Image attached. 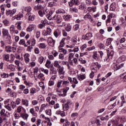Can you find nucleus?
Segmentation results:
<instances>
[{
  "label": "nucleus",
  "mask_w": 126,
  "mask_h": 126,
  "mask_svg": "<svg viewBox=\"0 0 126 126\" xmlns=\"http://www.w3.org/2000/svg\"><path fill=\"white\" fill-rule=\"evenodd\" d=\"M62 83H63L62 80L58 81V83H57V87L58 88H60V87H61V85H62Z\"/></svg>",
  "instance_id": "nucleus-60"
},
{
  "label": "nucleus",
  "mask_w": 126,
  "mask_h": 126,
  "mask_svg": "<svg viewBox=\"0 0 126 126\" xmlns=\"http://www.w3.org/2000/svg\"><path fill=\"white\" fill-rule=\"evenodd\" d=\"M91 15H88V14H87L86 15L84 16V18L86 20H87V19H91Z\"/></svg>",
  "instance_id": "nucleus-52"
},
{
  "label": "nucleus",
  "mask_w": 126,
  "mask_h": 126,
  "mask_svg": "<svg viewBox=\"0 0 126 126\" xmlns=\"http://www.w3.org/2000/svg\"><path fill=\"white\" fill-rule=\"evenodd\" d=\"M3 60L5 61V62H8L10 63H13V61H14V58L13 57L11 56V60H9V54H5L2 55Z\"/></svg>",
  "instance_id": "nucleus-2"
},
{
  "label": "nucleus",
  "mask_w": 126,
  "mask_h": 126,
  "mask_svg": "<svg viewBox=\"0 0 126 126\" xmlns=\"http://www.w3.org/2000/svg\"><path fill=\"white\" fill-rule=\"evenodd\" d=\"M2 23L5 25V26H8V24H9V21L6 19L2 21Z\"/></svg>",
  "instance_id": "nucleus-35"
},
{
  "label": "nucleus",
  "mask_w": 126,
  "mask_h": 126,
  "mask_svg": "<svg viewBox=\"0 0 126 126\" xmlns=\"http://www.w3.org/2000/svg\"><path fill=\"white\" fill-rule=\"evenodd\" d=\"M69 109V105L67 104H63V111H67Z\"/></svg>",
  "instance_id": "nucleus-33"
},
{
  "label": "nucleus",
  "mask_w": 126,
  "mask_h": 126,
  "mask_svg": "<svg viewBox=\"0 0 126 126\" xmlns=\"http://www.w3.org/2000/svg\"><path fill=\"white\" fill-rule=\"evenodd\" d=\"M43 36H48V35H52V29L50 28H47V31H44L42 32Z\"/></svg>",
  "instance_id": "nucleus-9"
},
{
  "label": "nucleus",
  "mask_w": 126,
  "mask_h": 126,
  "mask_svg": "<svg viewBox=\"0 0 126 126\" xmlns=\"http://www.w3.org/2000/svg\"><path fill=\"white\" fill-rule=\"evenodd\" d=\"M54 20H55V22H56L57 24H60L62 21H63V18L61 15H55V17L54 19Z\"/></svg>",
  "instance_id": "nucleus-8"
},
{
  "label": "nucleus",
  "mask_w": 126,
  "mask_h": 126,
  "mask_svg": "<svg viewBox=\"0 0 126 126\" xmlns=\"http://www.w3.org/2000/svg\"><path fill=\"white\" fill-rule=\"evenodd\" d=\"M114 56V51H111L110 53L107 54L108 59H112Z\"/></svg>",
  "instance_id": "nucleus-34"
},
{
  "label": "nucleus",
  "mask_w": 126,
  "mask_h": 126,
  "mask_svg": "<svg viewBox=\"0 0 126 126\" xmlns=\"http://www.w3.org/2000/svg\"><path fill=\"white\" fill-rule=\"evenodd\" d=\"M16 13V9H13V10H6V15L7 16H13L14 14Z\"/></svg>",
  "instance_id": "nucleus-4"
},
{
  "label": "nucleus",
  "mask_w": 126,
  "mask_h": 126,
  "mask_svg": "<svg viewBox=\"0 0 126 126\" xmlns=\"http://www.w3.org/2000/svg\"><path fill=\"white\" fill-rule=\"evenodd\" d=\"M29 54H26L25 55V61L26 62V63H29L30 59H29V58H28L29 57Z\"/></svg>",
  "instance_id": "nucleus-25"
},
{
  "label": "nucleus",
  "mask_w": 126,
  "mask_h": 126,
  "mask_svg": "<svg viewBox=\"0 0 126 126\" xmlns=\"http://www.w3.org/2000/svg\"><path fill=\"white\" fill-rule=\"evenodd\" d=\"M30 113L33 115L34 117H36L37 116V114L35 113V111L34 110V108H31L30 110Z\"/></svg>",
  "instance_id": "nucleus-32"
},
{
  "label": "nucleus",
  "mask_w": 126,
  "mask_h": 126,
  "mask_svg": "<svg viewBox=\"0 0 126 126\" xmlns=\"http://www.w3.org/2000/svg\"><path fill=\"white\" fill-rule=\"evenodd\" d=\"M17 49V47L16 46H11V50L13 53H15V52H16Z\"/></svg>",
  "instance_id": "nucleus-53"
},
{
  "label": "nucleus",
  "mask_w": 126,
  "mask_h": 126,
  "mask_svg": "<svg viewBox=\"0 0 126 126\" xmlns=\"http://www.w3.org/2000/svg\"><path fill=\"white\" fill-rule=\"evenodd\" d=\"M86 9V4H82L79 6V9H81V10H83V9Z\"/></svg>",
  "instance_id": "nucleus-46"
},
{
  "label": "nucleus",
  "mask_w": 126,
  "mask_h": 126,
  "mask_svg": "<svg viewBox=\"0 0 126 126\" xmlns=\"http://www.w3.org/2000/svg\"><path fill=\"white\" fill-rule=\"evenodd\" d=\"M124 65V63H121V64L119 65V63H113V66L114 68V70H118L119 69H121L122 67H123Z\"/></svg>",
  "instance_id": "nucleus-7"
},
{
  "label": "nucleus",
  "mask_w": 126,
  "mask_h": 126,
  "mask_svg": "<svg viewBox=\"0 0 126 126\" xmlns=\"http://www.w3.org/2000/svg\"><path fill=\"white\" fill-rule=\"evenodd\" d=\"M111 122H112L113 126H117L119 125V122L114 119L111 120Z\"/></svg>",
  "instance_id": "nucleus-37"
},
{
  "label": "nucleus",
  "mask_w": 126,
  "mask_h": 126,
  "mask_svg": "<svg viewBox=\"0 0 126 126\" xmlns=\"http://www.w3.org/2000/svg\"><path fill=\"white\" fill-rule=\"evenodd\" d=\"M0 47L1 48H2L3 49H4V45H5V44L4 43V41H3V40H1L0 42Z\"/></svg>",
  "instance_id": "nucleus-59"
},
{
  "label": "nucleus",
  "mask_w": 126,
  "mask_h": 126,
  "mask_svg": "<svg viewBox=\"0 0 126 126\" xmlns=\"http://www.w3.org/2000/svg\"><path fill=\"white\" fill-rule=\"evenodd\" d=\"M98 47L100 48V50H104V49H105V45L102 43L98 44Z\"/></svg>",
  "instance_id": "nucleus-44"
},
{
  "label": "nucleus",
  "mask_w": 126,
  "mask_h": 126,
  "mask_svg": "<svg viewBox=\"0 0 126 126\" xmlns=\"http://www.w3.org/2000/svg\"><path fill=\"white\" fill-rule=\"evenodd\" d=\"M5 50L7 53H11V52H12V51H11V46H5Z\"/></svg>",
  "instance_id": "nucleus-20"
},
{
  "label": "nucleus",
  "mask_w": 126,
  "mask_h": 126,
  "mask_svg": "<svg viewBox=\"0 0 126 126\" xmlns=\"http://www.w3.org/2000/svg\"><path fill=\"white\" fill-rule=\"evenodd\" d=\"M73 29L74 31H77L79 29V25L76 24L73 26Z\"/></svg>",
  "instance_id": "nucleus-47"
},
{
  "label": "nucleus",
  "mask_w": 126,
  "mask_h": 126,
  "mask_svg": "<svg viewBox=\"0 0 126 126\" xmlns=\"http://www.w3.org/2000/svg\"><path fill=\"white\" fill-rule=\"evenodd\" d=\"M41 71L44 72L47 75H48V73H49V70H48V69H45L44 68H42L41 69Z\"/></svg>",
  "instance_id": "nucleus-57"
},
{
  "label": "nucleus",
  "mask_w": 126,
  "mask_h": 126,
  "mask_svg": "<svg viewBox=\"0 0 126 126\" xmlns=\"http://www.w3.org/2000/svg\"><path fill=\"white\" fill-rule=\"evenodd\" d=\"M85 2L87 5H91V3H92L91 0H85Z\"/></svg>",
  "instance_id": "nucleus-56"
},
{
  "label": "nucleus",
  "mask_w": 126,
  "mask_h": 126,
  "mask_svg": "<svg viewBox=\"0 0 126 126\" xmlns=\"http://www.w3.org/2000/svg\"><path fill=\"white\" fill-rule=\"evenodd\" d=\"M23 12H21L19 14H18V15H16L15 17H13L12 18L13 19H15L16 18L17 20H20L22 17H23Z\"/></svg>",
  "instance_id": "nucleus-11"
},
{
  "label": "nucleus",
  "mask_w": 126,
  "mask_h": 126,
  "mask_svg": "<svg viewBox=\"0 0 126 126\" xmlns=\"http://www.w3.org/2000/svg\"><path fill=\"white\" fill-rule=\"evenodd\" d=\"M56 13L57 14H61V13L63 14L65 13V11L63 9H59L56 11Z\"/></svg>",
  "instance_id": "nucleus-26"
},
{
  "label": "nucleus",
  "mask_w": 126,
  "mask_h": 126,
  "mask_svg": "<svg viewBox=\"0 0 126 126\" xmlns=\"http://www.w3.org/2000/svg\"><path fill=\"white\" fill-rule=\"evenodd\" d=\"M92 33L88 32L86 33L85 35H82V39H83V40H90L91 38H92Z\"/></svg>",
  "instance_id": "nucleus-6"
},
{
  "label": "nucleus",
  "mask_w": 126,
  "mask_h": 126,
  "mask_svg": "<svg viewBox=\"0 0 126 126\" xmlns=\"http://www.w3.org/2000/svg\"><path fill=\"white\" fill-rule=\"evenodd\" d=\"M64 41H65V38H63L60 42V45L62 46V47H64V46L65 45Z\"/></svg>",
  "instance_id": "nucleus-29"
},
{
  "label": "nucleus",
  "mask_w": 126,
  "mask_h": 126,
  "mask_svg": "<svg viewBox=\"0 0 126 126\" xmlns=\"http://www.w3.org/2000/svg\"><path fill=\"white\" fill-rule=\"evenodd\" d=\"M38 47L39 49H46V44L44 43H40L38 44Z\"/></svg>",
  "instance_id": "nucleus-31"
},
{
  "label": "nucleus",
  "mask_w": 126,
  "mask_h": 126,
  "mask_svg": "<svg viewBox=\"0 0 126 126\" xmlns=\"http://www.w3.org/2000/svg\"><path fill=\"white\" fill-rule=\"evenodd\" d=\"M54 66L55 67H57V68H60L62 67V65L60 64V63L58 61H56L54 62Z\"/></svg>",
  "instance_id": "nucleus-17"
},
{
  "label": "nucleus",
  "mask_w": 126,
  "mask_h": 126,
  "mask_svg": "<svg viewBox=\"0 0 126 126\" xmlns=\"http://www.w3.org/2000/svg\"><path fill=\"white\" fill-rule=\"evenodd\" d=\"M39 62L40 63H43V62H44V57H40L39 59Z\"/></svg>",
  "instance_id": "nucleus-64"
},
{
  "label": "nucleus",
  "mask_w": 126,
  "mask_h": 126,
  "mask_svg": "<svg viewBox=\"0 0 126 126\" xmlns=\"http://www.w3.org/2000/svg\"><path fill=\"white\" fill-rule=\"evenodd\" d=\"M26 17H28L29 21H34L36 16L31 13H28L26 14Z\"/></svg>",
  "instance_id": "nucleus-5"
},
{
  "label": "nucleus",
  "mask_w": 126,
  "mask_h": 126,
  "mask_svg": "<svg viewBox=\"0 0 126 126\" xmlns=\"http://www.w3.org/2000/svg\"><path fill=\"white\" fill-rule=\"evenodd\" d=\"M45 66L47 67V68L51 67V61H50V60H47Z\"/></svg>",
  "instance_id": "nucleus-36"
},
{
  "label": "nucleus",
  "mask_w": 126,
  "mask_h": 126,
  "mask_svg": "<svg viewBox=\"0 0 126 126\" xmlns=\"http://www.w3.org/2000/svg\"><path fill=\"white\" fill-rule=\"evenodd\" d=\"M47 43L50 47H55L56 40H54L52 37H49L47 39Z\"/></svg>",
  "instance_id": "nucleus-3"
},
{
  "label": "nucleus",
  "mask_w": 126,
  "mask_h": 126,
  "mask_svg": "<svg viewBox=\"0 0 126 126\" xmlns=\"http://www.w3.org/2000/svg\"><path fill=\"white\" fill-rule=\"evenodd\" d=\"M45 113L48 116H52V110L51 109H47L45 110Z\"/></svg>",
  "instance_id": "nucleus-42"
},
{
  "label": "nucleus",
  "mask_w": 126,
  "mask_h": 126,
  "mask_svg": "<svg viewBox=\"0 0 126 126\" xmlns=\"http://www.w3.org/2000/svg\"><path fill=\"white\" fill-rule=\"evenodd\" d=\"M47 105H48V104H46V105H45V104H42L41 106L39 112H42L43 110H44V109H45V108L46 107V106H47Z\"/></svg>",
  "instance_id": "nucleus-48"
},
{
  "label": "nucleus",
  "mask_w": 126,
  "mask_h": 126,
  "mask_svg": "<svg viewBox=\"0 0 126 126\" xmlns=\"http://www.w3.org/2000/svg\"><path fill=\"white\" fill-rule=\"evenodd\" d=\"M42 122V120L41 119H37L36 124L37 125V126H40L41 125V122Z\"/></svg>",
  "instance_id": "nucleus-62"
},
{
  "label": "nucleus",
  "mask_w": 126,
  "mask_h": 126,
  "mask_svg": "<svg viewBox=\"0 0 126 126\" xmlns=\"http://www.w3.org/2000/svg\"><path fill=\"white\" fill-rule=\"evenodd\" d=\"M70 11H72L73 12H78V10L77 9V8H76V7H74L73 8H70Z\"/></svg>",
  "instance_id": "nucleus-55"
},
{
  "label": "nucleus",
  "mask_w": 126,
  "mask_h": 126,
  "mask_svg": "<svg viewBox=\"0 0 126 126\" xmlns=\"http://www.w3.org/2000/svg\"><path fill=\"white\" fill-rule=\"evenodd\" d=\"M118 62H119V63H122V62H125V61H126V56L125 55L122 56L118 59Z\"/></svg>",
  "instance_id": "nucleus-19"
},
{
  "label": "nucleus",
  "mask_w": 126,
  "mask_h": 126,
  "mask_svg": "<svg viewBox=\"0 0 126 126\" xmlns=\"http://www.w3.org/2000/svg\"><path fill=\"white\" fill-rule=\"evenodd\" d=\"M20 45H24V47H28V45L25 44V40L24 39H20L19 41Z\"/></svg>",
  "instance_id": "nucleus-22"
},
{
  "label": "nucleus",
  "mask_w": 126,
  "mask_h": 126,
  "mask_svg": "<svg viewBox=\"0 0 126 126\" xmlns=\"http://www.w3.org/2000/svg\"><path fill=\"white\" fill-rule=\"evenodd\" d=\"M30 93H31V94H34L36 93V89H35L34 88H32V89H31Z\"/></svg>",
  "instance_id": "nucleus-54"
},
{
  "label": "nucleus",
  "mask_w": 126,
  "mask_h": 126,
  "mask_svg": "<svg viewBox=\"0 0 126 126\" xmlns=\"http://www.w3.org/2000/svg\"><path fill=\"white\" fill-rule=\"evenodd\" d=\"M63 19H64L65 21H68L70 19V15H64L63 16Z\"/></svg>",
  "instance_id": "nucleus-30"
},
{
  "label": "nucleus",
  "mask_w": 126,
  "mask_h": 126,
  "mask_svg": "<svg viewBox=\"0 0 126 126\" xmlns=\"http://www.w3.org/2000/svg\"><path fill=\"white\" fill-rule=\"evenodd\" d=\"M65 29L67 32H70V31H71V26L70 25V24H67Z\"/></svg>",
  "instance_id": "nucleus-21"
},
{
  "label": "nucleus",
  "mask_w": 126,
  "mask_h": 126,
  "mask_svg": "<svg viewBox=\"0 0 126 126\" xmlns=\"http://www.w3.org/2000/svg\"><path fill=\"white\" fill-rule=\"evenodd\" d=\"M0 9H1V12L2 13V14H4V6H3V5H1Z\"/></svg>",
  "instance_id": "nucleus-61"
},
{
  "label": "nucleus",
  "mask_w": 126,
  "mask_h": 126,
  "mask_svg": "<svg viewBox=\"0 0 126 126\" xmlns=\"http://www.w3.org/2000/svg\"><path fill=\"white\" fill-rule=\"evenodd\" d=\"M64 68L63 67H62L59 68V74H63L64 73V71H63Z\"/></svg>",
  "instance_id": "nucleus-39"
},
{
  "label": "nucleus",
  "mask_w": 126,
  "mask_h": 126,
  "mask_svg": "<svg viewBox=\"0 0 126 126\" xmlns=\"http://www.w3.org/2000/svg\"><path fill=\"white\" fill-rule=\"evenodd\" d=\"M50 73L51 74H57V73H58L57 70L53 65L50 67Z\"/></svg>",
  "instance_id": "nucleus-15"
},
{
  "label": "nucleus",
  "mask_w": 126,
  "mask_h": 126,
  "mask_svg": "<svg viewBox=\"0 0 126 126\" xmlns=\"http://www.w3.org/2000/svg\"><path fill=\"white\" fill-rule=\"evenodd\" d=\"M46 17L48 20H54L55 19V17H56V15H54L53 17H52V14H49L46 15Z\"/></svg>",
  "instance_id": "nucleus-27"
},
{
  "label": "nucleus",
  "mask_w": 126,
  "mask_h": 126,
  "mask_svg": "<svg viewBox=\"0 0 126 126\" xmlns=\"http://www.w3.org/2000/svg\"><path fill=\"white\" fill-rule=\"evenodd\" d=\"M116 4L115 3H112L110 6V9L111 11H114L116 9Z\"/></svg>",
  "instance_id": "nucleus-23"
},
{
  "label": "nucleus",
  "mask_w": 126,
  "mask_h": 126,
  "mask_svg": "<svg viewBox=\"0 0 126 126\" xmlns=\"http://www.w3.org/2000/svg\"><path fill=\"white\" fill-rule=\"evenodd\" d=\"M117 105V101H115L113 104L111 105L110 106H108V109H114L116 105Z\"/></svg>",
  "instance_id": "nucleus-43"
},
{
  "label": "nucleus",
  "mask_w": 126,
  "mask_h": 126,
  "mask_svg": "<svg viewBox=\"0 0 126 126\" xmlns=\"http://www.w3.org/2000/svg\"><path fill=\"white\" fill-rule=\"evenodd\" d=\"M5 108H6V109H7L8 111H11V105L8 104L7 105H5Z\"/></svg>",
  "instance_id": "nucleus-50"
},
{
  "label": "nucleus",
  "mask_w": 126,
  "mask_h": 126,
  "mask_svg": "<svg viewBox=\"0 0 126 126\" xmlns=\"http://www.w3.org/2000/svg\"><path fill=\"white\" fill-rule=\"evenodd\" d=\"M73 57H74V54L73 53L69 54L68 60H72V59H73Z\"/></svg>",
  "instance_id": "nucleus-51"
},
{
  "label": "nucleus",
  "mask_w": 126,
  "mask_h": 126,
  "mask_svg": "<svg viewBox=\"0 0 126 126\" xmlns=\"http://www.w3.org/2000/svg\"><path fill=\"white\" fill-rule=\"evenodd\" d=\"M10 105L11 106V108L12 109H14L15 108H16V102L12 101L11 103H10Z\"/></svg>",
  "instance_id": "nucleus-41"
},
{
  "label": "nucleus",
  "mask_w": 126,
  "mask_h": 126,
  "mask_svg": "<svg viewBox=\"0 0 126 126\" xmlns=\"http://www.w3.org/2000/svg\"><path fill=\"white\" fill-rule=\"evenodd\" d=\"M22 104L24 106H25V107H28L29 106V101L28 99H22Z\"/></svg>",
  "instance_id": "nucleus-14"
},
{
  "label": "nucleus",
  "mask_w": 126,
  "mask_h": 126,
  "mask_svg": "<svg viewBox=\"0 0 126 126\" xmlns=\"http://www.w3.org/2000/svg\"><path fill=\"white\" fill-rule=\"evenodd\" d=\"M14 31H15V27L14 25H12L10 27V34H11L12 36L14 35Z\"/></svg>",
  "instance_id": "nucleus-13"
},
{
  "label": "nucleus",
  "mask_w": 126,
  "mask_h": 126,
  "mask_svg": "<svg viewBox=\"0 0 126 126\" xmlns=\"http://www.w3.org/2000/svg\"><path fill=\"white\" fill-rule=\"evenodd\" d=\"M1 116H3L4 117H8L9 113L7 111L5 112V110L2 109L0 112Z\"/></svg>",
  "instance_id": "nucleus-12"
},
{
  "label": "nucleus",
  "mask_w": 126,
  "mask_h": 126,
  "mask_svg": "<svg viewBox=\"0 0 126 126\" xmlns=\"http://www.w3.org/2000/svg\"><path fill=\"white\" fill-rule=\"evenodd\" d=\"M20 117L24 120H27L29 115L28 114L20 113Z\"/></svg>",
  "instance_id": "nucleus-18"
},
{
  "label": "nucleus",
  "mask_w": 126,
  "mask_h": 126,
  "mask_svg": "<svg viewBox=\"0 0 126 126\" xmlns=\"http://www.w3.org/2000/svg\"><path fill=\"white\" fill-rule=\"evenodd\" d=\"M34 10H42L43 9V6L41 5H38L34 6Z\"/></svg>",
  "instance_id": "nucleus-24"
},
{
  "label": "nucleus",
  "mask_w": 126,
  "mask_h": 126,
  "mask_svg": "<svg viewBox=\"0 0 126 126\" xmlns=\"http://www.w3.org/2000/svg\"><path fill=\"white\" fill-rule=\"evenodd\" d=\"M22 109H23V107L21 106H19L17 109V113H20L21 111L22 110Z\"/></svg>",
  "instance_id": "nucleus-58"
},
{
  "label": "nucleus",
  "mask_w": 126,
  "mask_h": 126,
  "mask_svg": "<svg viewBox=\"0 0 126 126\" xmlns=\"http://www.w3.org/2000/svg\"><path fill=\"white\" fill-rule=\"evenodd\" d=\"M78 78L79 80H83L86 78L85 75H78Z\"/></svg>",
  "instance_id": "nucleus-28"
},
{
  "label": "nucleus",
  "mask_w": 126,
  "mask_h": 126,
  "mask_svg": "<svg viewBox=\"0 0 126 126\" xmlns=\"http://www.w3.org/2000/svg\"><path fill=\"white\" fill-rule=\"evenodd\" d=\"M93 59H94V60H98V57L97 56V52L94 51V54L93 55Z\"/></svg>",
  "instance_id": "nucleus-45"
},
{
  "label": "nucleus",
  "mask_w": 126,
  "mask_h": 126,
  "mask_svg": "<svg viewBox=\"0 0 126 126\" xmlns=\"http://www.w3.org/2000/svg\"><path fill=\"white\" fill-rule=\"evenodd\" d=\"M113 39L112 38H108L106 40V46H109L111 44V43H112Z\"/></svg>",
  "instance_id": "nucleus-38"
},
{
  "label": "nucleus",
  "mask_w": 126,
  "mask_h": 126,
  "mask_svg": "<svg viewBox=\"0 0 126 126\" xmlns=\"http://www.w3.org/2000/svg\"><path fill=\"white\" fill-rule=\"evenodd\" d=\"M2 33L3 37H6V39L8 44H11V36L9 34L8 30L6 29H3Z\"/></svg>",
  "instance_id": "nucleus-1"
},
{
  "label": "nucleus",
  "mask_w": 126,
  "mask_h": 126,
  "mask_svg": "<svg viewBox=\"0 0 126 126\" xmlns=\"http://www.w3.org/2000/svg\"><path fill=\"white\" fill-rule=\"evenodd\" d=\"M58 58L59 60H63L64 59V56H63V54L60 53L58 56Z\"/></svg>",
  "instance_id": "nucleus-49"
},
{
  "label": "nucleus",
  "mask_w": 126,
  "mask_h": 126,
  "mask_svg": "<svg viewBox=\"0 0 126 126\" xmlns=\"http://www.w3.org/2000/svg\"><path fill=\"white\" fill-rule=\"evenodd\" d=\"M34 25H30L27 28V32H32V30H34Z\"/></svg>",
  "instance_id": "nucleus-16"
},
{
  "label": "nucleus",
  "mask_w": 126,
  "mask_h": 126,
  "mask_svg": "<svg viewBox=\"0 0 126 126\" xmlns=\"http://www.w3.org/2000/svg\"><path fill=\"white\" fill-rule=\"evenodd\" d=\"M73 83H74V84H78V81H77V79L76 78H73Z\"/></svg>",
  "instance_id": "nucleus-63"
},
{
  "label": "nucleus",
  "mask_w": 126,
  "mask_h": 126,
  "mask_svg": "<svg viewBox=\"0 0 126 126\" xmlns=\"http://www.w3.org/2000/svg\"><path fill=\"white\" fill-rule=\"evenodd\" d=\"M25 11H27L28 13H31L30 11L32 10V8L30 6H27L25 9Z\"/></svg>",
  "instance_id": "nucleus-40"
},
{
  "label": "nucleus",
  "mask_w": 126,
  "mask_h": 126,
  "mask_svg": "<svg viewBox=\"0 0 126 126\" xmlns=\"http://www.w3.org/2000/svg\"><path fill=\"white\" fill-rule=\"evenodd\" d=\"M62 34V30L57 29L54 32V35L56 38H58V37L61 36Z\"/></svg>",
  "instance_id": "nucleus-10"
}]
</instances>
